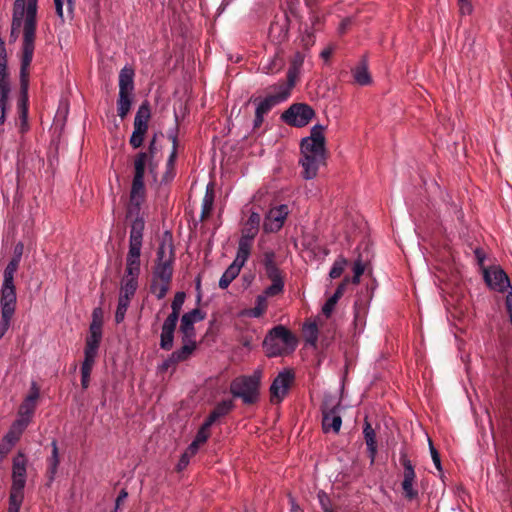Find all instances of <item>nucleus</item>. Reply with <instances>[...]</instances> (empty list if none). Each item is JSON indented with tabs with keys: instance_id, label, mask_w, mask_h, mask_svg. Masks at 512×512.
<instances>
[{
	"instance_id": "a19ab883",
	"label": "nucleus",
	"mask_w": 512,
	"mask_h": 512,
	"mask_svg": "<svg viewBox=\"0 0 512 512\" xmlns=\"http://www.w3.org/2000/svg\"><path fill=\"white\" fill-rule=\"evenodd\" d=\"M304 334L306 343L315 347L318 341V326L315 322L306 323L304 325Z\"/></svg>"
},
{
	"instance_id": "052dcab7",
	"label": "nucleus",
	"mask_w": 512,
	"mask_h": 512,
	"mask_svg": "<svg viewBox=\"0 0 512 512\" xmlns=\"http://www.w3.org/2000/svg\"><path fill=\"white\" fill-rule=\"evenodd\" d=\"M190 458L191 457H189L187 454L183 453L177 463V466H176L177 471L180 472V471L184 470L188 466V464L190 462Z\"/></svg>"
},
{
	"instance_id": "f704fd0d",
	"label": "nucleus",
	"mask_w": 512,
	"mask_h": 512,
	"mask_svg": "<svg viewBox=\"0 0 512 512\" xmlns=\"http://www.w3.org/2000/svg\"><path fill=\"white\" fill-rule=\"evenodd\" d=\"M352 74L355 82L361 86L369 85L372 82L371 75L368 71V64L365 59L352 69Z\"/></svg>"
},
{
	"instance_id": "c03bdc74",
	"label": "nucleus",
	"mask_w": 512,
	"mask_h": 512,
	"mask_svg": "<svg viewBox=\"0 0 512 512\" xmlns=\"http://www.w3.org/2000/svg\"><path fill=\"white\" fill-rule=\"evenodd\" d=\"M130 301L131 300H129V299H125V298H121V297L118 298V304H117V308H116V312H115V322L117 324H120L121 322L124 321L127 309L130 305Z\"/></svg>"
},
{
	"instance_id": "423d86ee",
	"label": "nucleus",
	"mask_w": 512,
	"mask_h": 512,
	"mask_svg": "<svg viewBox=\"0 0 512 512\" xmlns=\"http://www.w3.org/2000/svg\"><path fill=\"white\" fill-rule=\"evenodd\" d=\"M141 249H128L125 275L122 278L119 297L131 300L138 288L141 271Z\"/></svg>"
},
{
	"instance_id": "72a5a7b5",
	"label": "nucleus",
	"mask_w": 512,
	"mask_h": 512,
	"mask_svg": "<svg viewBox=\"0 0 512 512\" xmlns=\"http://www.w3.org/2000/svg\"><path fill=\"white\" fill-rule=\"evenodd\" d=\"M182 342L183 346L171 353L172 359L177 363L187 360L197 348L195 339H182Z\"/></svg>"
},
{
	"instance_id": "f8f14e48",
	"label": "nucleus",
	"mask_w": 512,
	"mask_h": 512,
	"mask_svg": "<svg viewBox=\"0 0 512 512\" xmlns=\"http://www.w3.org/2000/svg\"><path fill=\"white\" fill-rule=\"evenodd\" d=\"M10 90L6 45L5 41L0 38V125L4 124L6 119Z\"/></svg>"
},
{
	"instance_id": "de8ad7c7",
	"label": "nucleus",
	"mask_w": 512,
	"mask_h": 512,
	"mask_svg": "<svg viewBox=\"0 0 512 512\" xmlns=\"http://www.w3.org/2000/svg\"><path fill=\"white\" fill-rule=\"evenodd\" d=\"M212 424L208 423V421H204L199 430L196 433V436L193 441L198 443L199 445L204 444L208 438L210 437V427Z\"/></svg>"
},
{
	"instance_id": "393cba45",
	"label": "nucleus",
	"mask_w": 512,
	"mask_h": 512,
	"mask_svg": "<svg viewBox=\"0 0 512 512\" xmlns=\"http://www.w3.org/2000/svg\"><path fill=\"white\" fill-rule=\"evenodd\" d=\"M304 54L296 52L291 60L290 67L287 72L286 81H280L279 84L284 89H287L291 93L292 88L295 86L296 79L300 73V69L304 63Z\"/></svg>"
},
{
	"instance_id": "58836bf2",
	"label": "nucleus",
	"mask_w": 512,
	"mask_h": 512,
	"mask_svg": "<svg viewBox=\"0 0 512 512\" xmlns=\"http://www.w3.org/2000/svg\"><path fill=\"white\" fill-rule=\"evenodd\" d=\"M95 364V359L84 358L81 365V387L86 390L90 385V376Z\"/></svg>"
},
{
	"instance_id": "f03ea898",
	"label": "nucleus",
	"mask_w": 512,
	"mask_h": 512,
	"mask_svg": "<svg viewBox=\"0 0 512 512\" xmlns=\"http://www.w3.org/2000/svg\"><path fill=\"white\" fill-rule=\"evenodd\" d=\"M325 129L326 126L316 124L311 128L310 135L301 139L299 164L303 169L301 175L305 180L314 179L319 168L326 165Z\"/></svg>"
},
{
	"instance_id": "5fc2aeb1",
	"label": "nucleus",
	"mask_w": 512,
	"mask_h": 512,
	"mask_svg": "<svg viewBox=\"0 0 512 512\" xmlns=\"http://www.w3.org/2000/svg\"><path fill=\"white\" fill-rule=\"evenodd\" d=\"M349 282H350V278L347 277V276L344 277L342 282L337 286V288H336V290H335V292L333 293L332 296L334 298H336L337 300H339L343 296V294H344V292L346 290V287H347Z\"/></svg>"
},
{
	"instance_id": "39448f33",
	"label": "nucleus",
	"mask_w": 512,
	"mask_h": 512,
	"mask_svg": "<svg viewBox=\"0 0 512 512\" xmlns=\"http://www.w3.org/2000/svg\"><path fill=\"white\" fill-rule=\"evenodd\" d=\"M27 459L23 452H18L13 458L12 485L9 494L8 512H19L24 500V488L26 484Z\"/></svg>"
},
{
	"instance_id": "a878e982",
	"label": "nucleus",
	"mask_w": 512,
	"mask_h": 512,
	"mask_svg": "<svg viewBox=\"0 0 512 512\" xmlns=\"http://www.w3.org/2000/svg\"><path fill=\"white\" fill-rule=\"evenodd\" d=\"M272 337L279 341L286 350L293 352L298 344L297 337L285 326L277 325L270 331Z\"/></svg>"
},
{
	"instance_id": "4468645a",
	"label": "nucleus",
	"mask_w": 512,
	"mask_h": 512,
	"mask_svg": "<svg viewBox=\"0 0 512 512\" xmlns=\"http://www.w3.org/2000/svg\"><path fill=\"white\" fill-rule=\"evenodd\" d=\"M315 116L314 109L306 103H294L281 115L286 124L301 128L306 126Z\"/></svg>"
},
{
	"instance_id": "412c9836",
	"label": "nucleus",
	"mask_w": 512,
	"mask_h": 512,
	"mask_svg": "<svg viewBox=\"0 0 512 512\" xmlns=\"http://www.w3.org/2000/svg\"><path fill=\"white\" fill-rule=\"evenodd\" d=\"M206 318V312L199 308L192 309L182 315L180 319V332L182 339H195L196 330L194 324L203 321Z\"/></svg>"
},
{
	"instance_id": "4d7b16f0",
	"label": "nucleus",
	"mask_w": 512,
	"mask_h": 512,
	"mask_svg": "<svg viewBox=\"0 0 512 512\" xmlns=\"http://www.w3.org/2000/svg\"><path fill=\"white\" fill-rule=\"evenodd\" d=\"M103 311L100 307H96L93 309V312H92V322L91 323H96L100 326V328H102L103 326Z\"/></svg>"
},
{
	"instance_id": "338daca9",
	"label": "nucleus",
	"mask_w": 512,
	"mask_h": 512,
	"mask_svg": "<svg viewBox=\"0 0 512 512\" xmlns=\"http://www.w3.org/2000/svg\"><path fill=\"white\" fill-rule=\"evenodd\" d=\"M199 446L200 445L198 443L192 441V443L187 447L184 453L187 454L189 457H193L194 455L197 454Z\"/></svg>"
},
{
	"instance_id": "dca6fc26",
	"label": "nucleus",
	"mask_w": 512,
	"mask_h": 512,
	"mask_svg": "<svg viewBox=\"0 0 512 512\" xmlns=\"http://www.w3.org/2000/svg\"><path fill=\"white\" fill-rule=\"evenodd\" d=\"M332 398H325L322 403V429L325 433L332 430L338 434L342 425V418L338 414L340 403H332Z\"/></svg>"
},
{
	"instance_id": "2eb2a0df",
	"label": "nucleus",
	"mask_w": 512,
	"mask_h": 512,
	"mask_svg": "<svg viewBox=\"0 0 512 512\" xmlns=\"http://www.w3.org/2000/svg\"><path fill=\"white\" fill-rule=\"evenodd\" d=\"M295 380V373L293 369L286 368L279 372L272 381L269 392L270 402L273 404L281 403L288 395L289 389Z\"/></svg>"
},
{
	"instance_id": "ea45409f",
	"label": "nucleus",
	"mask_w": 512,
	"mask_h": 512,
	"mask_svg": "<svg viewBox=\"0 0 512 512\" xmlns=\"http://www.w3.org/2000/svg\"><path fill=\"white\" fill-rule=\"evenodd\" d=\"M186 294L183 291L176 292L174 298L171 303V313L167 316V318H171L174 320H179L180 312L182 306L185 302Z\"/></svg>"
},
{
	"instance_id": "6e6552de",
	"label": "nucleus",
	"mask_w": 512,
	"mask_h": 512,
	"mask_svg": "<svg viewBox=\"0 0 512 512\" xmlns=\"http://www.w3.org/2000/svg\"><path fill=\"white\" fill-rule=\"evenodd\" d=\"M134 76V69L130 66H124L119 73L117 113L121 119H124L131 109L132 94L134 91Z\"/></svg>"
},
{
	"instance_id": "37998d69",
	"label": "nucleus",
	"mask_w": 512,
	"mask_h": 512,
	"mask_svg": "<svg viewBox=\"0 0 512 512\" xmlns=\"http://www.w3.org/2000/svg\"><path fill=\"white\" fill-rule=\"evenodd\" d=\"M175 162H176V159H175L174 154L169 155L167 162H166V171L161 178V183L168 184L174 179V177L176 175Z\"/></svg>"
},
{
	"instance_id": "c85d7f7f",
	"label": "nucleus",
	"mask_w": 512,
	"mask_h": 512,
	"mask_svg": "<svg viewBox=\"0 0 512 512\" xmlns=\"http://www.w3.org/2000/svg\"><path fill=\"white\" fill-rule=\"evenodd\" d=\"M260 220V214L252 211L241 230L240 238L254 241L259 232Z\"/></svg>"
},
{
	"instance_id": "ddd939ff",
	"label": "nucleus",
	"mask_w": 512,
	"mask_h": 512,
	"mask_svg": "<svg viewBox=\"0 0 512 512\" xmlns=\"http://www.w3.org/2000/svg\"><path fill=\"white\" fill-rule=\"evenodd\" d=\"M400 463L403 466V480L401 482L402 494L407 501H414L418 499L419 492L415 488L416 473L412 461L409 459L407 451L402 449L400 451Z\"/></svg>"
},
{
	"instance_id": "8fccbe9b",
	"label": "nucleus",
	"mask_w": 512,
	"mask_h": 512,
	"mask_svg": "<svg viewBox=\"0 0 512 512\" xmlns=\"http://www.w3.org/2000/svg\"><path fill=\"white\" fill-rule=\"evenodd\" d=\"M14 314L1 312L0 320V339L4 337L10 327V322Z\"/></svg>"
},
{
	"instance_id": "0e129e2a",
	"label": "nucleus",
	"mask_w": 512,
	"mask_h": 512,
	"mask_svg": "<svg viewBox=\"0 0 512 512\" xmlns=\"http://www.w3.org/2000/svg\"><path fill=\"white\" fill-rule=\"evenodd\" d=\"M127 497H128V492L126 491V489H122L116 498L114 512H117L118 508L125 501V499Z\"/></svg>"
},
{
	"instance_id": "a18cd8bd",
	"label": "nucleus",
	"mask_w": 512,
	"mask_h": 512,
	"mask_svg": "<svg viewBox=\"0 0 512 512\" xmlns=\"http://www.w3.org/2000/svg\"><path fill=\"white\" fill-rule=\"evenodd\" d=\"M20 262L16 259H11L7 264L3 273V282L14 283V275L18 270Z\"/></svg>"
},
{
	"instance_id": "aec40b11",
	"label": "nucleus",
	"mask_w": 512,
	"mask_h": 512,
	"mask_svg": "<svg viewBox=\"0 0 512 512\" xmlns=\"http://www.w3.org/2000/svg\"><path fill=\"white\" fill-rule=\"evenodd\" d=\"M289 209L286 204L279 205L269 210L265 216L263 230L266 233L278 232L284 225Z\"/></svg>"
},
{
	"instance_id": "e433bc0d",
	"label": "nucleus",
	"mask_w": 512,
	"mask_h": 512,
	"mask_svg": "<svg viewBox=\"0 0 512 512\" xmlns=\"http://www.w3.org/2000/svg\"><path fill=\"white\" fill-rule=\"evenodd\" d=\"M241 269L236 263L232 262L220 277L219 287L227 289L231 282L239 275Z\"/></svg>"
},
{
	"instance_id": "7c9ffc66",
	"label": "nucleus",
	"mask_w": 512,
	"mask_h": 512,
	"mask_svg": "<svg viewBox=\"0 0 512 512\" xmlns=\"http://www.w3.org/2000/svg\"><path fill=\"white\" fill-rule=\"evenodd\" d=\"M235 407L232 400H222L217 403L214 409L210 412L208 417L205 419L210 424H214L217 420L228 415Z\"/></svg>"
},
{
	"instance_id": "20e7f679",
	"label": "nucleus",
	"mask_w": 512,
	"mask_h": 512,
	"mask_svg": "<svg viewBox=\"0 0 512 512\" xmlns=\"http://www.w3.org/2000/svg\"><path fill=\"white\" fill-rule=\"evenodd\" d=\"M262 370L256 369L251 375L234 378L229 391L234 398H240L245 405H253L259 401Z\"/></svg>"
},
{
	"instance_id": "6ab92c4d",
	"label": "nucleus",
	"mask_w": 512,
	"mask_h": 512,
	"mask_svg": "<svg viewBox=\"0 0 512 512\" xmlns=\"http://www.w3.org/2000/svg\"><path fill=\"white\" fill-rule=\"evenodd\" d=\"M483 276L488 286L497 292L503 293L510 287L509 277L500 266L484 268Z\"/></svg>"
},
{
	"instance_id": "bb28decb",
	"label": "nucleus",
	"mask_w": 512,
	"mask_h": 512,
	"mask_svg": "<svg viewBox=\"0 0 512 512\" xmlns=\"http://www.w3.org/2000/svg\"><path fill=\"white\" fill-rule=\"evenodd\" d=\"M178 320L166 318L163 322L160 335V348L166 351H170L174 343V332L177 326Z\"/></svg>"
},
{
	"instance_id": "0eeeda50",
	"label": "nucleus",
	"mask_w": 512,
	"mask_h": 512,
	"mask_svg": "<svg viewBox=\"0 0 512 512\" xmlns=\"http://www.w3.org/2000/svg\"><path fill=\"white\" fill-rule=\"evenodd\" d=\"M144 200L131 199L126 208V219L130 220L129 248L142 249L145 220L141 214V207Z\"/></svg>"
},
{
	"instance_id": "e2e57ef3",
	"label": "nucleus",
	"mask_w": 512,
	"mask_h": 512,
	"mask_svg": "<svg viewBox=\"0 0 512 512\" xmlns=\"http://www.w3.org/2000/svg\"><path fill=\"white\" fill-rule=\"evenodd\" d=\"M177 364V361L176 360H173L172 359V354L166 359L164 360L158 367L159 371L161 372H165L167 371L172 365H175Z\"/></svg>"
},
{
	"instance_id": "f3484780",
	"label": "nucleus",
	"mask_w": 512,
	"mask_h": 512,
	"mask_svg": "<svg viewBox=\"0 0 512 512\" xmlns=\"http://www.w3.org/2000/svg\"><path fill=\"white\" fill-rule=\"evenodd\" d=\"M39 396L40 389L36 382H32L29 394L24 398V400L19 406L17 412V420L29 426L35 413L36 403L37 400L39 399Z\"/></svg>"
},
{
	"instance_id": "6e6d98bb",
	"label": "nucleus",
	"mask_w": 512,
	"mask_h": 512,
	"mask_svg": "<svg viewBox=\"0 0 512 512\" xmlns=\"http://www.w3.org/2000/svg\"><path fill=\"white\" fill-rule=\"evenodd\" d=\"M51 446H52V453H51L50 458L48 459V463H49V465H52V466H58L59 465V453H58L57 442L54 440L51 443Z\"/></svg>"
},
{
	"instance_id": "680f3d73",
	"label": "nucleus",
	"mask_w": 512,
	"mask_h": 512,
	"mask_svg": "<svg viewBox=\"0 0 512 512\" xmlns=\"http://www.w3.org/2000/svg\"><path fill=\"white\" fill-rule=\"evenodd\" d=\"M24 251V244L22 242H18L13 250V257L11 259H16L17 261H21L22 255Z\"/></svg>"
},
{
	"instance_id": "1a4fd4ad",
	"label": "nucleus",
	"mask_w": 512,
	"mask_h": 512,
	"mask_svg": "<svg viewBox=\"0 0 512 512\" xmlns=\"http://www.w3.org/2000/svg\"><path fill=\"white\" fill-rule=\"evenodd\" d=\"M274 94L266 96L264 99L251 98L250 101L256 105L255 117L253 120V129L256 130L261 127L264 122V116L268 114L271 109L277 104L284 102L290 96V92L284 89L279 84L273 86Z\"/></svg>"
},
{
	"instance_id": "69168bd1",
	"label": "nucleus",
	"mask_w": 512,
	"mask_h": 512,
	"mask_svg": "<svg viewBox=\"0 0 512 512\" xmlns=\"http://www.w3.org/2000/svg\"><path fill=\"white\" fill-rule=\"evenodd\" d=\"M58 466H52L49 465L47 469V477H48V483L47 485L50 486L51 483L54 481L56 473H57Z\"/></svg>"
},
{
	"instance_id": "cd10ccee",
	"label": "nucleus",
	"mask_w": 512,
	"mask_h": 512,
	"mask_svg": "<svg viewBox=\"0 0 512 512\" xmlns=\"http://www.w3.org/2000/svg\"><path fill=\"white\" fill-rule=\"evenodd\" d=\"M363 435L367 446V452L370 458V462L371 464H373L377 455L376 432L373 429L370 422L368 421L367 417L364 420Z\"/></svg>"
},
{
	"instance_id": "a211bd4d",
	"label": "nucleus",
	"mask_w": 512,
	"mask_h": 512,
	"mask_svg": "<svg viewBox=\"0 0 512 512\" xmlns=\"http://www.w3.org/2000/svg\"><path fill=\"white\" fill-rule=\"evenodd\" d=\"M157 138L158 134L154 133L152 138L149 141L148 148L146 151H139L133 161V165H137V162L140 161V164L142 163V168L146 169L148 168L149 172L151 174L156 173V169L158 167V161L155 159L157 153L159 152L160 148L157 145Z\"/></svg>"
},
{
	"instance_id": "4be33fe9",
	"label": "nucleus",
	"mask_w": 512,
	"mask_h": 512,
	"mask_svg": "<svg viewBox=\"0 0 512 512\" xmlns=\"http://www.w3.org/2000/svg\"><path fill=\"white\" fill-rule=\"evenodd\" d=\"M101 340L102 328L96 323H90L89 335L85 341L84 358L96 360Z\"/></svg>"
},
{
	"instance_id": "9b49d317",
	"label": "nucleus",
	"mask_w": 512,
	"mask_h": 512,
	"mask_svg": "<svg viewBox=\"0 0 512 512\" xmlns=\"http://www.w3.org/2000/svg\"><path fill=\"white\" fill-rule=\"evenodd\" d=\"M150 118V103L148 100H145L139 106L133 122L134 129L129 139V144L133 149H138L143 145L145 136L148 132Z\"/></svg>"
},
{
	"instance_id": "9d476101",
	"label": "nucleus",
	"mask_w": 512,
	"mask_h": 512,
	"mask_svg": "<svg viewBox=\"0 0 512 512\" xmlns=\"http://www.w3.org/2000/svg\"><path fill=\"white\" fill-rule=\"evenodd\" d=\"M261 263L264 267L265 274L271 285L265 288V293L268 296H277L284 291V276L276 263V253L272 249L263 252Z\"/></svg>"
},
{
	"instance_id": "603ef678",
	"label": "nucleus",
	"mask_w": 512,
	"mask_h": 512,
	"mask_svg": "<svg viewBox=\"0 0 512 512\" xmlns=\"http://www.w3.org/2000/svg\"><path fill=\"white\" fill-rule=\"evenodd\" d=\"M429 449H430V454H431V457H432L435 467L437 468L438 471H442L440 454L437 451V449L434 447L431 440H429Z\"/></svg>"
},
{
	"instance_id": "13d9d810",
	"label": "nucleus",
	"mask_w": 512,
	"mask_h": 512,
	"mask_svg": "<svg viewBox=\"0 0 512 512\" xmlns=\"http://www.w3.org/2000/svg\"><path fill=\"white\" fill-rule=\"evenodd\" d=\"M365 271V264L363 263L361 256H359L353 264V273L355 275H362Z\"/></svg>"
},
{
	"instance_id": "79ce46f5",
	"label": "nucleus",
	"mask_w": 512,
	"mask_h": 512,
	"mask_svg": "<svg viewBox=\"0 0 512 512\" xmlns=\"http://www.w3.org/2000/svg\"><path fill=\"white\" fill-rule=\"evenodd\" d=\"M347 265H348V260L344 256L339 255L337 257V259L334 261V263L330 269L329 277L331 279L339 278L342 275V273L344 272Z\"/></svg>"
},
{
	"instance_id": "c756f323",
	"label": "nucleus",
	"mask_w": 512,
	"mask_h": 512,
	"mask_svg": "<svg viewBox=\"0 0 512 512\" xmlns=\"http://www.w3.org/2000/svg\"><path fill=\"white\" fill-rule=\"evenodd\" d=\"M272 336L273 335L268 332L263 341V348L267 357H278L290 353L279 341L274 339Z\"/></svg>"
},
{
	"instance_id": "2f4dec72",
	"label": "nucleus",
	"mask_w": 512,
	"mask_h": 512,
	"mask_svg": "<svg viewBox=\"0 0 512 512\" xmlns=\"http://www.w3.org/2000/svg\"><path fill=\"white\" fill-rule=\"evenodd\" d=\"M253 242L252 240L239 238L236 257L233 263H236L241 268L245 265L251 255Z\"/></svg>"
},
{
	"instance_id": "7ed1b4c3",
	"label": "nucleus",
	"mask_w": 512,
	"mask_h": 512,
	"mask_svg": "<svg viewBox=\"0 0 512 512\" xmlns=\"http://www.w3.org/2000/svg\"><path fill=\"white\" fill-rule=\"evenodd\" d=\"M166 234L169 235L170 239L167 241L164 238L159 244L156 253L155 265L152 271V281L150 284V291L158 300L163 299L170 290L174 272V245L171 239V234L169 232Z\"/></svg>"
},
{
	"instance_id": "b1692460",
	"label": "nucleus",
	"mask_w": 512,
	"mask_h": 512,
	"mask_svg": "<svg viewBox=\"0 0 512 512\" xmlns=\"http://www.w3.org/2000/svg\"><path fill=\"white\" fill-rule=\"evenodd\" d=\"M17 303L16 287L14 283H2L0 291L1 312L15 313Z\"/></svg>"
},
{
	"instance_id": "4c0bfd02",
	"label": "nucleus",
	"mask_w": 512,
	"mask_h": 512,
	"mask_svg": "<svg viewBox=\"0 0 512 512\" xmlns=\"http://www.w3.org/2000/svg\"><path fill=\"white\" fill-rule=\"evenodd\" d=\"M214 190L212 185H208L206 189V193L204 195L203 201H202V210H201V221L208 218L212 212L213 204H214Z\"/></svg>"
},
{
	"instance_id": "09e8293b",
	"label": "nucleus",
	"mask_w": 512,
	"mask_h": 512,
	"mask_svg": "<svg viewBox=\"0 0 512 512\" xmlns=\"http://www.w3.org/2000/svg\"><path fill=\"white\" fill-rule=\"evenodd\" d=\"M64 2H66L67 10L70 14L73 13L74 5H75V0H54L56 14L61 20H63V18H64L63 17Z\"/></svg>"
},
{
	"instance_id": "473e14b6",
	"label": "nucleus",
	"mask_w": 512,
	"mask_h": 512,
	"mask_svg": "<svg viewBox=\"0 0 512 512\" xmlns=\"http://www.w3.org/2000/svg\"><path fill=\"white\" fill-rule=\"evenodd\" d=\"M27 427V424L16 419L11 424L8 432L4 435L2 440L11 447H14V445L20 440L23 432L26 430Z\"/></svg>"
},
{
	"instance_id": "864d4df0",
	"label": "nucleus",
	"mask_w": 512,
	"mask_h": 512,
	"mask_svg": "<svg viewBox=\"0 0 512 512\" xmlns=\"http://www.w3.org/2000/svg\"><path fill=\"white\" fill-rule=\"evenodd\" d=\"M337 302L338 300L331 296L323 305L322 312L327 318L330 317V315L332 314Z\"/></svg>"
},
{
	"instance_id": "c9c22d12",
	"label": "nucleus",
	"mask_w": 512,
	"mask_h": 512,
	"mask_svg": "<svg viewBox=\"0 0 512 512\" xmlns=\"http://www.w3.org/2000/svg\"><path fill=\"white\" fill-rule=\"evenodd\" d=\"M285 64L282 51L277 50L275 54L267 60V63L262 66V70L266 74H275L279 72Z\"/></svg>"
},
{
	"instance_id": "5701e85b",
	"label": "nucleus",
	"mask_w": 512,
	"mask_h": 512,
	"mask_svg": "<svg viewBox=\"0 0 512 512\" xmlns=\"http://www.w3.org/2000/svg\"><path fill=\"white\" fill-rule=\"evenodd\" d=\"M134 166V175L131 184V190L129 198L131 199H140L144 200L146 198V188L144 183L145 171L146 169L142 168V163L140 161L137 162V165Z\"/></svg>"
},
{
	"instance_id": "f257e3e1",
	"label": "nucleus",
	"mask_w": 512,
	"mask_h": 512,
	"mask_svg": "<svg viewBox=\"0 0 512 512\" xmlns=\"http://www.w3.org/2000/svg\"><path fill=\"white\" fill-rule=\"evenodd\" d=\"M38 0H15L12 9L11 28L19 30L23 27V40L20 60V93L17 101V110L21 122V132L28 129L29 107V75L30 65L35 50L37 29Z\"/></svg>"
},
{
	"instance_id": "774afa93",
	"label": "nucleus",
	"mask_w": 512,
	"mask_h": 512,
	"mask_svg": "<svg viewBox=\"0 0 512 512\" xmlns=\"http://www.w3.org/2000/svg\"><path fill=\"white\" fill-rule=\"evenodd\" d=\"M12 448L13 447H11L2 440L0 444V461H2L7 456V454L11 451Z\"/></svg>"
},
{
	"instance_id": "bf43d9fd",
	"label": "nucleus",
	"mask_w": 512,
	"mask_h": 512,
	"mask_svg": "<svg viewBox=\"0 0 512 512\" xmlns=\"http://www.w3.org/2000/svg\"><path fill=\"white\" fill-rule=\"evenodd\" d=\"M474 255L477 260L478 265L483 267L484 261L486 259V253L484 252V250L480 247H477L474 249Z\"/></svg>"
},
{
	"instance_id": "49530a36",
	"label": "nucleus",
	"mask_w": 512,
	"mask_h": 512,
	"mask_svg": "<svg viewBox=\"0 0 512 512\" xmlns=\"http://www.w3.org/2000/svg\"><path fill=\"white\" fill-rule=\"evenodd\" d=\"M178 133H179V124H178V117L176 116V124L173 128L169 129L167 133L168 139L172 142V150L170 152V155L175 156V159H177V150H178Z\"/></svg>"
},
{
	"instance_id": "3c124183",
	"label": "nucleus",
	"mask_w": 512,
	"mask_h": 512,
	"mask_svg": "<svg viewBox=\"0 0 512 512\" xmlns=\"http://www.w3.org/2000/svg\"><path fill=\"white\" fill-rule=\"evenodd\" d=\"M317 496L323 512L332 509L331 500L324 491L320 490Z\"/></svg>"
}]
</instances>
